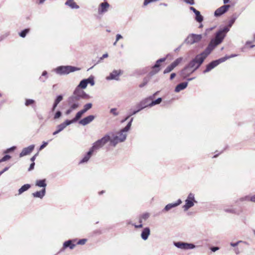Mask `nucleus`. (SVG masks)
I'll return each mask as SVG.
<instances>
[{
    "label": "nucleus",
    "instance_id": "nucleus-56",
    "mask_svg": "<svg viewBox=\"0 0 255 255\" xmlns=\"http://www.w3.org/2000/svg\"><path fill=\"white\" fill-rule=\"evenodd\" d=\"M122 38H123V37L121 34H118L116 35V42H117L120 39H121Z\"/></svg>",
    "mask_w": 255,
    "mask_h": 255
},
{
    "label": "nucleus",
    "instance_id": "nucleus-28",
    "mask_svg": "<svg viewBox=\"0 0 255 255\" xmlns=\"http://www.w3.org/2000/svg\"><path fill=\"white\" fill-rule=\"evenodd\" d=\"M35 185L39 187H41L42 189H46V179H42V180H37L36 181Z\"/></svg>",
    "mask_w": 255,
    "mask_h": 255
},
{
    "label": "nucleus",
    "instance_id": "nucleus-24",
    "mask_svg": "<svg viewBox=\"0 0 255 255\" xmlns=\"http://www.w3.org/2000/svg\"><path fill=\"white\" fill-rule=\"evenodd\" d=\"M150 230L149 228H148V227L144 228L143 229V230L141 232V237L142 239H143L144 241L148 239V236L150 235Z\"/></svg>",
    "mask_w": 255,
    "mask_h": 255
},
{
    "label": "nucleus",
    "instance_id": "nucleus-25",
    "mask_svg": "<svg viewBox=\"0 0 255 255\" xmlns=\"http://www.w3.org/2000/svg\"><path fill=\"white\" fill-rule=\"evenodd\" d=\"M98 149L94 147V145L93 144V146L90 148L89 150L86 153L85 156L82 159H89L93 153L97 151Z\"/></svg>",
    "mask_w": 255,
    "mask_h": 255
},
{
    "label": "nucleus",
    "instance_id": "nucleus-42",
    "mask_svg": "<svg viewBox=\"0 0 255 255\" xmlns=\"http://www.w3.org/2000/svg\"><path fill=\"white\" fill-rule=\"evenodd\" d=\"M63 100V96L61 95H58L56 97L54 102L59 104Z\"/></svg>",
    "mask_w": 255,
    "mask_h": 255
},
{
    "label": "nucleus",
    "instance_id": "nucleus-7",
    "mask_svg": "<svg viewBox=\"0 0 255 255\" xmlns=\"http://www.w3.org/2000/svg\"><path fill=\"white\" fill-rule=\"evenodd\" d=\"M227 59L228 57H222L217 60L212 61L206 65V69L203 71V73L205 74L210 72L220 63L225 62Z\"/></svg>",
    "mask_w": 255,
    "mask_h": 255
},
{
    "label": "nucleus",
    "instance_id": "nucleus-16",
    "mask_svg": "<svg viewBox=\"0 0 255 255\" xmlns=\"http://www.w3.org/2000/svg\"><path fill=\"white\" fill-rule=\"evenodd\" d=\"M35 147L34 144L30 145L28 147L23 148L22 151L19 154V157H22L24 156L29 155L33 150Z\"/></svg>",
    "mask_w": 255,
    "mask_h": 255
},
{
    "label": "nucleus",
    "instance_id": "nucleus-15",
    "mask_svg": "<svg viewBox=\"0 0 255 255\" xmlns=\"http://www.w3.org/2000/svg\"><path fill=\"white\" fill-rule=\"evenodd\" d=\"M122 74V71L121 70H115L112 72H111L109 76L107 77L106 79L107 80H119V76Z\"/></svg>",
    "mask_w": 255,
    "mask_h": 255
},
{
    "label": "nucleus",
    "instance_id": "nucleus-34",
    "mask_svg": "<svg viewBox=\"0 0 255 255\" xmlns=\"http://www.w3.org/2000/svg\"><path fill=\"white\" fill-rule=\"evenodd\" d=\"M29 28L24 29L19 33V35L22 38H24L26 34L29 32Z\"/></svg>",
    "mask_w": 255,
    "mask_h": 255
},
{
    "label": "nucleus",
    "instance_id": "nucleus-38",
    "mask_svg": "<svg viewBox=\"0 0 255 255\" xmlns=\"http://www.w3.org/2000/svg\"><path fill=\"white\" fill-rule=\"evenodd\" d=\"M245 200L247 201H250L253 202H255V195L252 196H246Z\"/></svg>",
    "mask_w": 255,
    "mask_h": 255
},
{
    "label": "nucleus",
    "instance_id": "nucleus-47",
    "mask_svg": "<svg viewBox=\"0 0 255 255\" xmlns=\"http://www.w3.org/2000/svg\"><path fill=\"white\" fill-rule=\"evenodd\" d=\"M62 113L60 111H58L56 112L54 118L57 119L59 118L61 116Z\"/></svg>",
    "mask_w": 255,
    "mask_h": 255
},
{
    "label": "nucleus",
    "instance_id": "nucleus-54",
    "mask_svg": "<svg viewBox=\"0 0 255 255\" xmlns=\"http://www.w3.org/2000/svg\"><path fill=\"white\" fill-rule=\"evenodd\" d=\"M139 112V110H138V109H137V110L133 111L129 115H128V116L129 117H131V116L135 115L136 114H137Z\"/></svg>",
    "mask_w": 255,
    "mask_h": 255
},
{
    "label": "nucleus",
    "instance_id": "nucleus-23",
    "mask_svg": "<svg viewBox=\"0 0 255 255\" xmlns=\"http://www.w3.org/2000/svg\"><path fill=\"white\" fill-rule=\"evenodd\" d=\"M46 193V189H42L41 190L36 191L32 194V195L34 198H38L40 199H42L43 197L45 196Z\"/></svg>",
    "mask_w": 255,
    "mask_h": 255
},
{
    "label": "nucleus",
    "instance_id": "nucleus-44",
    "mask_svg": "<svg viewBox=\"0 0 255 255\" xmlns=\"http://www.w3.org/2000/svg\"><path fill=\"white\" fill-rule=\"evenodd\" d=\"M34 101L32 99H26L25 101V105L26 106H28L34 103Z\"/></svg>",
    "mask_w": 255,
    "mask_h": 255
},
{
    "label": "nucleus",
    "instance_id": "nucleus-32",
    "mask_svg": "<svg viewBox=\"0 0 255 255\" xmlns=\"http://www.w3.org/2000/svg\"><path fill=\"white\" fill-rule=\"evenodd\" d=\"M196 15L195 20L198 22H201L203 20V17L201 15L200 12L198 10L195 13Z\"/></svg>",
    "mask_w": 255,
    "mask_h": 255
},
{
    "label": "nucleus",
    "instance_id": "nucleus-26",
    "mask_svg": "<svg viewBox=\"0 0 255 255\" xmlns=\"http://www.w3.org/2000/svg\"><path fill=\"white\" fill-rule=\"evenodd\" d=\"M188 85V82H182L177 85L175 88V92L176 93L179 92L180 91L185 89Z\"/></svg>",
    "mask_w": 255,
    "mask_h": 255
},
{
    "label": "nucleus",
    "instance_id": "nucleus-29",
    "mask_svg": "<svg viewBox=\"0 0 255 255\" xmlns=\"http://www.w3.org/2000/svg\"><path fill=\"white\" fill-rule=\"evenodd\" d=\"M85 79L81 81L78 86L75 89H78L79 90H83L82 89H85L88 85V82Z\"/></svg>",
    "mask_w": 255,
    "mask_h": 255
},
{
    "label": "nucleus",
    "instance_id": "nucleus-37",
    "mask_svg": "<svg viewBox=\"0 0 255 255\" xmlns=\"http://www.w3.org/2000/svg\"><path fill=\"white\" fill-rule=\"evenodd\" d=\"M86 81L88 82V84H90L91 86H94L95 84V81L94 80V77L93 76H90L87 79H85Z\"/></svg>",
    "mask_w": 255,
    "mask_h": 255
},
{
    "label": "nucleus",
    "instance_id": "nucleus-17",
    "mask_svg": "<svg viewBox=\"0 0 255 255\" xmlns=\"http://www.w3.org/2000/svg\"><path fill=\"white\" fill-rule=\"evenodd\" d=\"M95 118L94 115H89L79 121V124L85 126L91 123Z\"/></svg>",
    "mask_w": 255,
    "mask_h": 255
},
{
    "label": "nucleus",
    "instance_id": "nucleus-21",
    "mask_svg": "<svg viewBox=\"0 0 255 255\" xmlns=\"http://www.w3.org/2000/svg\"><path fill=\"white\" fill-rule=\"evenodd\" d=\"M84 114L83 111L81 110L77 113L75 115V117L72 119L71 120H67V121L69 122V124H71L74 123H76L77 121L80 120V119L82 117V115Z\"/></svg>",
    "mask_w": 255,
    "mask_h": 255
},
{
    "label": "nucleus",
    "instance_id": "nucleus-3",
    "mask_svg": "<svg viewBox=\"0 0 255 255\" xmlns=\"http://www.w3.org/2000/svg\"><path fill=\"white\" fill-rule=\"evenodd\" d=\"M133 118H131L127 126L117 132L116 134H112L111 146L115 147L120 142H124L127 138V132L130 129Z\"/></svg>",
    "mask_w": 255,
    "mask_h": 255
},
{
    "label": "nucleus",
    "instance_id": "nucleus-45",
    "mask_svg": "<svg viewBox=\"0 0 255 255\" xmlns=\"http://www.w3.org/2000/svg\"><path fill=\"white\" fill-rule=\"evenodd\" d=\"M237 17H232L230 20L229 21V24H228V27L230 28V27H231L232 25L234 24V23L235 22L236 19Z\"/></svg>",
    "mask_w": 255,
    "mask_h": 255
},
{
    "label": "nucleus",
    "instance_id": "nucleus-31",
    "mask_svg": "<svg viewBox=\"0 0 255 255\" xmlns=\"http://www.w3.org/2000/svg\"><path fill=\"white\" fill-rule=\"evenodd\" d=\"M166 60V58H162L157 60L156 61L155 64L152 67V69H160V63L164 62Z\"/></svg>",
    "mask_w": 255,
    "mask_h": 255
},
{
    "label": "nucleus",
    "instance_id": "nucleus-55",
    "mask_svg": "<svg viewBox=\"0 0 255 255\" xmlns=\"http://www.w3.org/2000/svg\"><path fill=\"white\" fill-rule=\"evenodd\" d=\"M32 161H34V160H32ZM35 163L34 162H32L31 164L30 165L29 168H28V171L32 170L34 167Z\"/></svg>",
    "mask_w": 255,
    "mask_h": 255
},
{
    "label": "nucleus",
    "instance_id": "nucleus-48",
    "mask_svg": "<svg viewBox=\"0 0 255 255\" xmlns=\"http://www.w3.org/2000/svg\"><path fill=\"white\" fill-rule=\"evenodd\" d=\"M87 242V239H83L79 240L78 242L77 243V245H84Z\"/></svg>",
    "mask_w": 255,
    "mask_h": 255
},
{
    "label": "nucleus",
    "instance_id": "nucleus-22",
    "mask_svg": "<svg viewBox=\"0 0 255 255\" xmlns=\"http://www.w3.org/2000/svg\"><path fill=\"white\" fill-rule=\"evenodd\" d=\"M109 7V4L107 2H102L100 4V7L98 9L99 14L107 11Z\"/></svg>",
    "mask_w": 255,
    "mask_h": 255
},
{
    "label": "nucleus",
    "instance_id": "nucleus-20",
    "mask_svg": "<svg viewBox=\"0 0 255 255\" xmlns=\"http://www.w3.org/2000/svg\"><path fill=\"white\" fill-rule=\"evenodd\" d=\"M69 125H70L69 122L67 120H66L64 122L57 126V130L53 132V135H55L58 134V133L62 131L67 126Z\"/></svg>",
    "mask_w": 255,
    "mask_h": 255
},
{
    "label": "nucleus",
    "instance_id": "nucleus-18",
    "mask_svg": "<svg viewBox=\"0 0 255 255\" xmlns=\"http://www.w3.org/2000/svg\"><path fill=\"white\" fill-rule=\"evenodd\" d=\"M76 242V240H69L63 243L62 249L61 250V252L64 251L65 249L69 248L71 250L73 249L76 245L74 243Z\"/></svg>",
    "mask_w": 255,
    "mask_h": 255
},
{
    "label": "nucleus",
    "instance_id": "nucleus-5",
    "mask_svg": "<svg viewBox=\"0 0 255 255\" xmlns=\"http://www.w3.org/2000/svg\"><path fill=\"white\" fill-rule=\"evenodd\" d=\"M80 69L76 67L72 66H60L57 67L55 69V71L59 75H65L68 74L71 72H73Z\"/></svg>",
    "mask_w": 255,
    "mask_h": 255
},
{
    "label": "nucleus",
    "instance_id": "nucleus-53",
    "mask_svg": "<svg viewBox=\"0 0 255 255\" xmlns=\"http://www.w3.org/2000/svg\"><path fill=\"white\" fill-rule=\"evenodd\" d=\"M154 1V0H144L143 2V5L146 6L150 2Z\"/></svg>",
    "mask_w": 255,
    "mask_h": 255
},
{
    "label": "nucleus",
    "instance_id": "nucleus-1",
    "mask_svg": "<svg viewBox=\"0 0 255 255\" xmlns=\"http://www.w3.org/2000/svg\"><path fill=\"white\" fill-rule=\"evenodd\" d=\"M89 95L83 90L75 89L73 94L67 100L68 105L69 107H72L73 109H77L81 104L80 102L81 100L89 99Z\"/></svg>",
    "mask_w": 255,
    "mask_h": 255
},
{
    "label": "nucleus",
    "instance_id": "nucleus-11",
    "mask_svg": "<svg viewBox=\"0 0 255 255\" xmlns=\"http://www.w3.org/2000/svg\"><path fill=\"white\" fill-rule=\"evenodd\" d=\"M174 245L177 248L182 250L193 249L195 248V246L193 244L182 242H174Z\"/></svg>",
    "mask_w": 255,
    "mask_h": 255
},
{
    "label": "nucleus",
    "instance_id": "nucleus-61",
    "mask_svg": "<svg viewBox=\"0 0 255 255\" xmlns=\"http://www.w3.org/2000/svg\"><path fill=\"white\" fill-rule=\"evenodd\" d=\"M9 168V166L5 167L0 172H1V174L3 173L4 172L7 171Z\"/></svg>",
    "mask_w": 255,
    "mask_h": 255
},
{
    "label": "nucleus",
    "instance_id": "nucleus-12",
    "mask_svg": "<svg viewBox=\"0 0 255 255\" xmlns=\"http://www.w3.org/2000/svg\"><path fill=\"white\" fill-rule=\"evenodd\" d=\"M182 58H178L168 66L163 71L164 74H167L172 71L181 62Z\"/></svg>",
    "mask_w": 255,
    "mask_h": 255
},
{
    "label": "nucleus",
    "instance_id": "nucleus-57",
    "mask_svg": "<svg viewBox=\"0 0 255 255\" xmlns=\"http://www.w3.org/2000/svg\"><path fill=\"white\" fill-rule=\"evenodd\" d=\"M10 157V155L6 154L1 159H9Z\"/></svg>",
    "mask_w": 255,
    "mask_h": 255
},
{
    "label": "nucleus",
    "instance_id": "nucleus-58",
    "mask_svg": "<svg viewBox=\"0 0 255 255\" xmlns=\"http://www.w3.org/2000/svg\"><path fill=\"white\" fill-rule=\"evenodd\" d=\"M219 249V248L218 247H212L211 248V251L213 252H215L218 251Z\"/></svg>",
    "mask_w": 255,
    "mask_h": 255
},
{
    "label": "nucleus",
    "instance_id": "nucleus-52",
    "mask_svg": "<svg viewBox=\"0 0 255 255\" xmlns=\"http://www.w3.org/2000/svg\"><path fill=\"white\" fill-rule=\"evenodd\" d=\"M15 148H16V146H12L10 148L7 149V150L4 152L5 153L9 152L11 151H13L15 149Z\"/></svg>",
    "mask_w": 255,
    "mask_h": 255
},
{
    "label": "nucleus",
    "instance_id": "nucleus-49",
    "mask_svg": "<svg viewBox=\"0 0 255 255\" xmlns=\"http://www.w3.org/2000/svg\"><path fill=\"white\" fill-rule=\"evenodd\" d=\"M185 2L190 5L195 4L194 0H183Z\"/></svg>",
    "mask_w": 255,
    "mask_h": 255
},
{
    "label": "nucleus",
    "instance_id": "nucleus-9",
    "mask_svg": "<svg viewBox=\"0 0 255 255\" xmlns=\"http://www.w3.org/2000/svg\"><path fill=\"white\" fill-rule=\"evenodd\" d=\"M202 38L201 34H190L185 39L184 42L187 44L192 45L199 42Z\"/></svg>",
    "mask_w": 255,
    "mask_h": 255
},
{
    "label": "nucleus",
    "instance_id": "nucleus-62",
    "mask_svg": "<svg viewBox=\"0 0 255 255\" xmlns=\"http://www.w3.org/2000/svg\"><path fill=\"white\" fill-rule=\"evenodd\" d=\"M190 9L192 10L194 13L197 11V10L194 7L191 6L190 7Z\"/></svg>",
    "mask_w": 255,
    "mask_h": 255
},
{
    "label": "nucleus",
    "instance_id": "nucleus-19",
    "mask_svg": "<svg viewBox=\"0 0 255 255\" xmlns=\"http://www.w3.org/2000/svg\"><path fill=\"white\" fill-rule=\"evenodd\" d=\"M181 203H182L181 200L179 199L175 203H169V204H168L167 205H166L165 206V207H164V208L162 210V211L163 212H167V211H169L170 209L179 206V205H180L181 204Z\"/></svg>",
    "mask_w": 255,
    "mask_h": 255
},
{
    "label": "nucleus",
    "instance_id": "nucleus-6",
    "mask_svg": "<svg viewBox=\"0 0 255 255\" xmlns=\"http://www.w3.org/2000/svg\"><path fill=\"white\" fill-rule=\"evenodd\" d=\"M111 136L110 134H107L101 139H98L93 144L98 150L103 147L107 143L110 142L111 145Z\"/></svg>",
    "mask_w": 255,
    "mask_h": 255
},
{
    "label": "nucleus",
    "instance_id": "nucleus-41",
    "mask_svg": "<svg viewBox=\"0 0 255 255\" xmlns=\"http://www.w3.org/2000/svg\"><path fill=\"white\" fill-rule=\"evenodd\" d=\"M240 243H244L246 245H248V243L247 242H244V241H238L236 243H230V245L232 247H235L239 245V244Z\"/></svg>",
    "mask_w": 255,
    "mask_h": 255
},
{
    "label": "nucleus",
    "instance_id": "nucleus-39",
    "mask_svg": "<svg viewBox=\"0 0 255 255\" xmlns=\"http://www.w3.org/2000/svg\"><path fill=\"white\" fill-rule=\"evenodd\" d=\"M110 113L113 115L114 116H117L119 115V112L117 111V109L112 108L110 110Z\"/></svg>",
    "mask_w": 255,
    "mask_h": 255
},
{
    "label": "nucleus",
    "instance_id": "nucleus-14",
    "mask_svg": "<svg viewBox=\"0 0 255 255\" xmlns=\"http://www.w3.org/2000/svg\"><path fill=\"white\" fill-rule=\"evenodd\" d=\"M194 72L195 71L187 65L181 71L180 74L181 77L183 79H185Z\"/></svg>",
    "mask_w": 255,
    "mask_h": 255
},
{
    "label": "nucleus",
    "instance_id": "nucleus-43",
    "mask_svg": "<svg viewBox=\"0 0 255 255\" xmlns=\"http://www.w3.org/2000/svg\"><path fill=\"white\" fill-rule=\"evenodd\" d=\"M160 71V69H152V70L149 73L150 76H152L157 73Z\"/></svg>",
    "mask_w": 255,
    "mask_h": 255
},
{
    "label": "nucleus",
    "instance_id": "nucleus-60",
    "mask_svg": "<svg viewBox=\"0 0 255 255\" xmlns=\"http://www.w3.org/2000/svg\"><path fill=\"white\" fill-rule=\"evenodd\" d=\"M176 76V74L175 73H172L171 74L170 76V79L172 80Z\"/></svg>",
    "mask_w": 255,
    "mask_h": 255
},
{
    "label": "nucleus",
    "instance_id": "nucleus-27",
    "mask_svg": "<svg viewBox=\"0 0 255 255\" xmlns=\"http://www.w3.org/2000/svg\"><path fill=\"white\" fill-rule=\"evenodd\" d=\"M65 4L72 9H78L79 8V6L74 1V0H67Z\"/></svg>",
    "mask_w": 255,
    "mask_h": 255
},
{
    "label": "nucleus",
    "instance_id": "nucleus-40",
    "mask_svg": "<svg viewBox=\"0 0 255 255\" xmlns=\"http://www.w3.org/2000/svg\"><path fill=\"white\" fill-rule=\"evenodd\" d=\"M47 72L46 71H44L43 72H42V76H44L45 77V78L43 79V78L42 77H40L39 78V80L43 82H44L45 81V80H46V79L47 78Z\"/></svg>",
    "mask_w": 255,
    "mask_h": 255
},
{
    "label": "nucleus",
    "instance_id": "nucleus-10",
    "mask_svg": "<svg viewBox=\"0 0 255 255\" xmlns=\"http://www.w3.org/2000/svg\"><path fill=\"white\" fill-rule=\"evenodd\" d=\"M153 96H149L143 99L136 105V109H138L140 112L147 107H150V101L153 100Z\"/></svg>",
    "mask_w": 255,
    "mask_h": 255
},
{
    "label": "nucleus",
    "instance_id": "nucleus-64",
    "mask_svg": "<svg viewBox=\"0 0 255 255\" xmlns=\"http://www.w3.org/2000/svg\"><path fill=\"white\" fill-rule=\"evenodd\" d=\"M46 0H37V3L38 4H42Z\"/></svg>",
    "mask_w": 255,
    "mask_h": 255
},
{
    "label": "nucleus",
    "instance_id": "nucleus-30",
    "mask_svg": "<svg viewBox=\"0 0 255 255\" xmlns=\"http://www.w3.org/2000/svg\"><path fill=\"white\" fill-rule=\"evenodd\" d=\"M31 186L29 184H26L23 185L18 190V195L21 194L23 192L27 191L30 188Z\"/></svg>",
    "mask_w": 255,
    "mask_h": 255
},
{
    "label": "nucleus",
    "instance_id": "nucleus-2",
    "mask_svg": "<svg viewBox=\"0 0 255 255\" xmlns=\"http://www.w3.org/2000/svg\"><path fill=\"white\" fill-rule=\"evenodd\" d=\"M229 30V28L225 26L217 31L215 37L211 39L208 46L206 48L205 52H209L210 54L215 47L222 42Z\"/></svg>",
    "mask_w": 255,
    "mask_h": 255
},
{
    "label": "nucleus",
    "instance_id": "nucleus-59",
    "mask_svg": "<svg viewBox=\"0 0 255 255\" xmlns=\"http://www.w3.org/2000/svg\"><path fill=\"white\" fill-rule=\"evenodd\" d=\"M57 105H58V104L54 102V104L53 105V107H52V111H54L55 110V109H56V107L57 106Z\"/></svg>",
    "mask_w": 255,
    "mask_h": 255
},
{
    "label": "nucleus",
    "instance_id": "nucleus-63",
    "mask_svg": "<svg viewBox=\"0 0 255 255\" xmlns=\"http://www.w3.org/2000/svg\"><path fill=\"white\" fill-rule=\"evenodd\" d=\"M133 226L135 228H141L143 226L142 224H140L138 225H133Z\"/></svg>",
    "mask_w": 255,
    "mask_h": 255
},
{
    "label": "nucleus",
    "instance_id": "nucleus-51",
    "mask_svg": "<svg viewBox=\"0 0 255 255\" xmlns=\"http://www.w3.org/2000/svg\"><path fill=\"white\" fill-rule=\"evenodd\" d=\"M47 144H48V142L43 141L42 144L40 145V146L39 147V150H42V149H43L44 147H45L47 146Z\"/></svg>",
    "mask_w": 255,
    "mask_h": 255
},
{
    "label": "nucleus",
    "instance_id": "nucleus-50",
    "mask_svg": "<svg viewBox=\"0 0 255 255\" xmlns=\"http://www.w3.org/2000/svg\"><path fill=\"white\" fill-rule=\"evenodd\" d=\"M76 110V109H73L72 107H69V108L66 111L65 114L68 115H69L73 111Z\"/></svg>",
    "mask_w": 255,
    "mask_h": 255
},
{
    "label": "nucleus",
    "instance_id": "nucleus-4",
    "mask_svg": "<svg viewBox=\"0 0 255 255\" xmlns=\"http://www.w3.org/2000/svg\"><path fill=\"white\" fill-rule=\"evenodd\" d=\"M209 54L210 53L209 52H205V49L202 53L197 55L194 59L190 61L188 64V65L195 71L200 67L205 59Z\"/></svg>",
    "mask_w": 255,
    "mask_h": 255
},
{
    "label": "nucleus",
    "instance_id": "nucleus-8",
    "mask_svg": "<svg viewBox=\"0 0 255 255\" xmlns=\"http://www.w3.org/2000/svg\"><path fill=\"white\" fill-rule=\"evenodd\" d=\"M185 202V204L183 206V209L184 211H187L189 209L194 206L195 203H197L195 199L194 194L192 193L189 194Z\"/></svg>",
    "mask_w": 255,
    "mask_h": 255
},
{
    "label": "nucleus",
    "instance_id": "nucleus-35",
    "mask_svg": "<svg viewBox=\"0 0 255 255\" xmlns=\"http://www.w3.org/2000/svg\"><path fill=\"white\" fill-rule=\"evenodd\" d=\"M92 107V103H88L84 106L83 109L82 110L84 113L90 110Z\"/></svg>",
    "mask_w": 255,
    "mask_h": 255
},
{
    "label": "nucleus",
    "instance_id": "nucleus-13",
    "mask_svg": "<svg viewBox=\"0 0 255 255\" xmlns=\"http://www.w3.org/2000/svg\"><path fill=\"white\" fill-rule=\"evenodd\" d=\"M230 7V5L225 4L219 8H217L214 12V15L216 17L220 16L222 14L226 13L229 8Z\"/></svg>",
    "mask_w": 255,
    "mask_h": 255
},
{
    "label": "nucleus",
    "instance_id": "nucleus-33",
    "mask_svg": "<svg viewBox=\"0 0 255 255\" xmlns=\"http://www.w3.org/2000/svg\"><path fill=\"white\" fill-rule=\"evenodd\" d=\"M162 101V98H158L156 100L154 101H150V107H151L154 105H158L160 104Z\"/></svg>",
    "mask_w": 255,
    "mask_h": 255
},
{
    "label": "nucleus",
    "instance_id": "nucleus-46",
    "mask_svg": "<svg viewBox=\"0 0 255 255\" xmlns=\"http://www.w3.org/2000/svg\"><path fill=\"white\" fill-rule=\"evenodd\" d=\"M140 217L144 220L145 221L149 217V214L148 213H145L143 214Z\"/></svg>",
    "mask_w": 255,
    "mask_h": 255
},
{
    "label": "nucleus",
    "instance_id": "nucleus-36",
    "mask_svg": "<svg viewBox=\"0 0 255 255\" xmlns=\"http://www.w3.org/2000/svg\"><path fill=\"white\" fill-rule=\"evenodd\" d=\"M149 77H145L143 80V82L139 85V87L140 88H142L144 87L147 84V83L149 81Z\"/></svg>",
    "mask_w": 255,
    "mask_h": 255
}]
</instances>
